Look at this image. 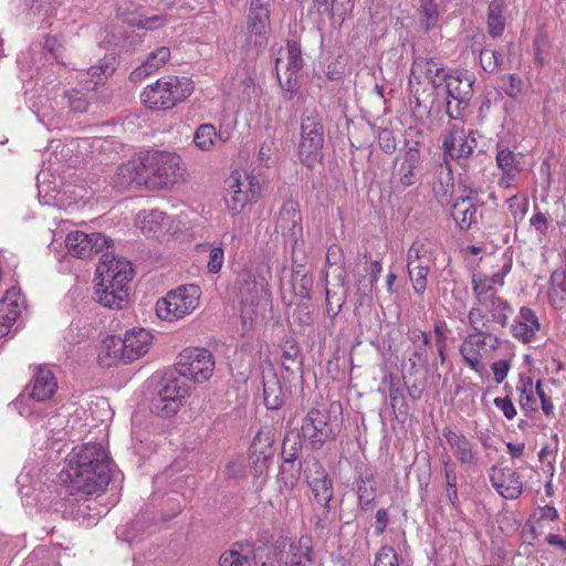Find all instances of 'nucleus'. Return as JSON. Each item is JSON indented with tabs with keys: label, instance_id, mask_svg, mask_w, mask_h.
<instances>
[{
	"label": "nucleus",
	"instance_id": "28",
	"mask_svg": "<svg viewBox=\"0 0 566 566\" xmlns=\"http://www.w3.org/2000/svg\"><path fill=\"white\" fill-rule=\"evenodd\" d=\"M454 189V178L450 165L446 161L444 165H439L433 174L432 191L437 201L441 206L451 203V198Z\"/></svg>",
	"mask_w": 566,
	"mask_h": 566
},
{
	"label": "nucleus",
	"instance_id": "35",
	"mask_svg": "<svg viewBox=\"0 0 566 566\" xmlns=\"http://www.w3.org/2000/svg\"><path fill=\"white\" fill-rule=\"evenodd\" d=\"M475 207L470 198H458L452 203L451 217L461 230H468L475 214Z\"/></svg>",
	"mask_w": 566,
	"mask_h": 566
},
{
	"label": "nucleus",
	"instance_id": "5",
	"mask_svg": "<svg viewBox=\"0 0 566 566\" xmlns=\"http://www.w3.org/2000/svg\"><path fill=\"white\" fill-rule=\"evenodd\" d=\"M151 334L144 329L126 332L125 337L112 336L104 342L106 355L129 364L145 355L151 343Z\"/></svg>",
	"mask_w": 566,
	"mask_h": 566
},
{
	"label": "nucleus",
	"instance_id": "59",
	"mask_svg": "<svg viewBox=\"0 0 566 566\" xmlns=\"http://www.w3.org/2000/svg\"><path fill=\"white\" fill-rule=\"evenodd\" d=\"M471 137L474 138L473 144L476 145V147H474V154L472 157L479 158L481 156H485L489 151L494 149L492 140L490 138H485L479 132H471Z\"/></svg>",
	"mask_w": 566,
	"mask_h": 566
},
{
	"label": "nucleus",
	"instance_id": "44",
	"mask_svg": "<svg viewBox=\"0 0 566 566\" xmlns=\"http://www.w3.org/2000/svg\"><path fill=\"white\" fill-rule=\"evenodd\" d=\"M413 67L422 72L428 77H440L444 72L442 62L433 57H420L417 56L413 60Z\"/></svg>",
	"mask_w": 566,
	"mask_h": 566
},
{
	"label": "nucleus",
	"instance_id": "52",
	"mask_svg": "<svg viewBox=\"0 0 566 566\" xmlns=\"http://www.w3.org/2000/svg\"><path fill=\"white\" fill-rule=\"evenodd\" d=\"M63 99L66 101L67 106L73 113H84L87 111L88 107V101L85 97V94L76 91L71 90L64 93Z\"/></svg>",
	"mask_w": 566,
	"mask_h": 566
},
{
	"label": "nucleus",
	"instance_id": "45",
	"mask_svg": "<svg viewBox=\"0 0 566 566\" xmlns=\"http://www.w3.org/2000/svg\"><path fill=\"white\" fill-rule=\"evenodd\" d=\"M116 70L115 57L113 55H106L99 60L98 64L91 66L87 71L92 80L95 78L94 83L97 85L102 83L103 78L112 75Z\"/></svg>",
	"mask_w": 566,
	"mask_h": 566
},
{
	"label": "nucleus",
	"instance_id": "55",
	"mask_svg": "<svg viewBox=\"0 0 566 566\" xmlns=\"http://www.w3.org/2000/svg\"><path fill=\"white\" fill-rule=\"evenodd\" d=\"M219 566H252L250 558L235 549H229L221 554Z\"/></svg>",
	"mask_w": 566,
	"mask_h": 566
},
{
	"label": "nucleus",
	"instance_id": "57",
	"mask_svg": "<svg viewBox=\"0 0 566 566\" xmlns=\"http://www.w3.org/2000/svg\"><path fill=\"white\" fill-rule=\"evenodd\" d=\"M223 474L227 480L238 481L245 476V467L242 459L230 460L224 468Z\"/></svg>",
	"mask_w": 566,
	"mask_h": 566
},
{
	"label": "nucleus",
	"instance_id": "63",
	"mask_svg": "<svg viewBox=\"0 0 566 566\" xmlns=\"http://www.w3.org/2000/svg\"><path fill=\"white\" fill-rule=\"evenodd\" d=\"M507 208L511 211L514 219L517 217H523L526 211V199L524 197H520L517 195H512L506 199Z\"/></svg>",
	"mask_w": 566,
	"mask_h": 566
},
{
	"label": "nucleus",
	"instance_id": "14",
	"mask_svg": "<svg viewBox=\"0 0 566 566\" xmlns=\"http://www.w3.org/2000/svg\"><path fill=\"white\" fill-rule=\"evenodd\" d=\"M275 232L284 238L286 244L304 245L302 216L297 201L289 199L282 205L275 219Z\"/></svg>",
	"mask_w": 566,
	"mask_h": 566
},
{
	"label": "nucleus",
	"instance_id": "43",
	"mask_svg": "<svg viewBox=\"0 0 566 566\" xmlns=\"http://www.w3.org/2000/svg\"><path fill=\"white\" fill-rule=\"evenodd\" d=\"M482 342L481 334L469 335L463 342L460 353L465 363L474 370L479 371V359L476 358V346Z\"/></svg>",
	"mask_w": 566,
	"mask_h": 566
},
{
	"label": "nucleus",
	"instance_id": "20",
	"mask_svg": "<svg viewBox=\"0 0 566 566\" xmlns=\"http://www.w3.org/2000/svg\"><path fill=\"white\" fill-rule=\"evenodd\" d=\"M473 143L474 138L471 137V132L465 135L462 129H451L443 137L444 154L457 160L472 157L474 147H476Z\"/></svg>",
	"mask_w": 566,
	"mask_h": 566
},
{
	"label": "nucleus",
	"instance_id": "7",
	"mask_svg": "<svg viewBox=\"0 0 566 566\" xmlns=\"http://www.w3.org/2000/svg\"><path fill=\"white\" fill-rule=\"evenodd\" d=\"M176 370L181 377L189 378L196 384H202L212 376L214 359L207 348H186L178 356Z\"/></svg>",
	"mask_w": 566,
	"mask_h": 566
},
{
	"label": "nucleus",
	"instance_id": "11",
	"mask_svg": "<svg viewBox=\"0 0 566 566\" xmlns=\"http://www.w3.org/2000/svg\"><path fill=\"white\" fill-rule=\"evenodd\" d=\"M271 14L248 9L241 49L259 53L269 43Z\"/></svg>",
	"mask_w": 566,
	"mask_h": 566
},
{
	"label": "nucleus",
	"instance_id": "58",
	"mask_svg": "<svg viewBox=\"0 0 566 566\" xmlns=\"http://www.w3.org/2000/svg\"><path fill=\"white\" fill-rule=\"evenodd\" d=\"M374 566H399L397 554L390 546H382L376 555Z\"/></svg>",
	"mask_w": 566,
	"mask_h": 566
},
{
	"label": "nucleus",
	"instance_id": "30",
	"mask_svg": "<svg viewBox=\"0 0 566 566\" xmlns=\"http://www.w3.org/2000/svg\"><path fill=\"white\" fill-rule=\"evenodd\" d=\"M15 289L8 290L0 300V338L7 336L20 315Z\"/></svg>",
	"mask_w": 566,
	"mask_h": 566
},
{
	"label": "nucleus",
	"instance_id": "2",
	"mask_svg": "<svg viewBox=\"0 0 566 566\" xmlns=\"http://www.w3.org/2000/svg\"><path fill=\"white\" fill-rule=\"evenodd\" d=\"M180 163L176 153L146 150L118 168L113 185L120 191L130 187L167 188L181 177Z\"/></svg>",
	"mask_w": 566,
	"mask_h": 566
},
{
	"label": "nucleus",
	"instance_id": "10",
	"mask_svg": "<svg viewBox=\"0 0 566 566\" xmlns=\"http://www.w3.org/2000/svg\"><path fill=\"white\" fill-rule=\"evenodd\" d=\"M275 432L271 427H264L255 434L249 449L250 467L255 476L268 472L275 454Z\"/></svg>",
	"mask_w": 566,
	"mask_h": 566
},
{
	"label": "nucleus",
	"instance_id": "22",
	"mask_svg": "<svg viewBox=\"0 0 566 566\" xmlns=\"http://www.w3.org/2000/svg\"><path fill=\"white\" fill-rule=\"evenodd\" d=\"M441 74V80L439 77H428L429 87H423L420 92L419 88H413L412 78L409 81L410 86V104L413 105V109L417 112L430 113L436 105V96L434 93H438L439 90H444V81L443 75Z\"/></svg>",
	"mask_w": 566,
	"mask_h": 566
},
{
	"label": "nucleus",
	"instance_id": "49",
	"mask_svg": "<svg viewBox=\"0 0 566 566\" xmlns=\"http://www.w3.org/2000/svg\"><path fill=\"white\" fill-rule=\"evenodd\" d=\"M551 42L544 32L537 33L533 41L534 61L537 65L543 66L547 63L548 50Z\"/></svg>",
	"mask_w": 566,
	"mask_h": 566
},
{
	"label": "nucleus",
	"instance_id": "12",
	"mask_svg": "<svg viewBox=\"0 0 566 566\" xmlns=\"http://www.w3.org/2000/svg\"><path fill=\"white\" fill-rule=\"evenodd\" d=\"M311 538L302 536L295 544L290 538L280 536L274 545L272 558L277 566H305L303 559L312 563Z\"/></svg>",
	"mask_w": 566,
	"mask_h": 566
},
{
	"label": "nucleus",
	"instance_id": "39",
	"mask_svg": "<svg viewBox=\"0 0 566 566\" xmlns=\"http://www.w3.org/2000/svg\"><path fill=\"white\" fill-rule=\"evenodd\" d=\"M291 280L294 294L303 300H311L313 276L305 269H298L292 271Z\"/></svg>",
	"mask_w": 566,
	"mask_h": 566
},
{
	"label": "nucleus",
	"instance_id": "26",
	"mask_svg": "<svg viewBox=\"0 0 566 566\" xmlns=\"http://www.w3.org/2000/svg\"><path fill=\"white\" fill-rule=\"evenodd\" d=\"M57 389V381L50 368L39 366L32 377L30 397L34 401L43 402L50 400Z\"/></svg>",
	"mask_w": 566,
	"mask_h": 566
},
{
	"label": "nucleus",
	"instance_id": "36",
	"mask_svg": "<svg viewBox=\"0 0 566 566\" xmlns=\"http://www.w3.org/2000/svg\"><path fill=\"white\" fill-rule=\"evenodd\" d=\"M76 503L75 516L94 518L107 514L108 503H99L98 497H73Z\"/></svg>",
	"mask_w": 566,
	"mask_h": 566
},
{
	"label": "nucleus",
	"instance_id": "8",
	"mask_svg": "<svg viewBox=\"0 0 566 566\" xmlns=\"http://www.w3.org/2000/svg\"><path fill=\"white\" fill-rule=\"evenodd\" d=\"M298 431L313 451L322 449L325 443L334 441L337 437L331 424L329 415L315 408L311 409L303 418Z\"/></svg>",
	"mask_w": 566,
	"mask_h": 566
},
{
	"label": "nucleus",
	"instance_id": "1",
	"mask_svg": "<svg viewBox=\"0 0 566 566\" xmlns=\"http://www.w3.org/2000/svg\"><path fill=\"white\" fill-rule=\"evenodd\" d=\"M113 465L102 443H85L73 449L66 467L57 474V482L65 486L67 495L75 492L99 495L113 482Z\"/></svg>",
	"mask_w": 566,
	"mask_h": 566
},
{
	"label": "nucleus",
	"instance_id": "27",
	"mask_svg": "<svg viewBox=\"0 0 566 566\" xmlns=\"http://www.w3.org/2000/svg\"><path fill=\"white\" fill-rule=\"evenodd\" d=\"M170 59V50L167 46L157 48L147 55V59L129 74V81L140 83L149 75L156 73Z\"/></svg>",
	"mask_w": 566,
	"mask_h": 566
},
{
	"label": "nucleus",
	"instance_id": "61",
	"mask_svg": "<svg viewBox=\"0 0 566 566\" xmlns=\"http://www.w3.org/2000/svg\"><path fill=\"white\" fill-rule=\"evenodd\" d=\"M166 18L160 14L147 17L145 19H134L130 24L140 29L156 30L166 23Z\"/></svg>",
	"mask_w": 566,
	"mask_h": 566
},
{
	"label": "nucleus",
	"instance_id": "51",
	"mask_svg": "<svg viewBox=\"0 0 566 566\" xmlns=\"http://www.w3.org/2000/svg\"><path fill=\"white\" fill-rule=\"evenodd\" d=\"M430 264L431 263L419 262L413 266V272L416 271L415 277L413 274L410 275L413 290L419 295H422L427 289V276L429 273Z\"/></svg>",
	"mask_w": 566,
	"mask_h": 566
},
{
	"label": "nucleus",
	"instance_id": "31",
	"mask_svg": "<svg viewBox=\"0 0 566 566\" xmlns=\"http://www.w3.org/2000/svg\"><path fill=\"white\" fill-rule=\"evenodd\" d=\"M473 290L480 304L486 306L491 317L494 318L495 306V274L491 276H482L481 274H473L472 277Z\"/></svg>",
	"mask_w": 566,
	"mask_h": 566
},
{
	"label": "nucleus",
	"instance_id": "25",
	"mask_svg": "<svg viewBox=\"0 0 566 566\" xmlns=\"http://www.w3.org/2000/svg\"><path fill=\"white\" fill-rule=\"evenodd\" d=\"M509 328L515 338L523 343H530L535 337V333L539 331L541 324L534 311L523 306L520 314L512 319Z\"/></svg>",
	"mask_w": 566,
	"mask_h": 566
},
{
	"label": "nucleus",
	"instance_id": "56",
	"mask_svg": "<svg viewBox=\"0 0 566 566\" xmlns=\"http://www.w3.org/2000/svg\"><path fill=\"white\" fill-rule=\"evenodd\" d=\"M166 218V213L159 210L149 211L143 220L142 231L143 232H153L154 234L157 232V228H159L160 222Z\"/></svg>",
	"mask_w": 566,
	"mask_h": 566
},
{
	"label": "nucleus",
	"instance_id": "50",
	"mask_svg": "<svg viewBox=\"0 0 566 566\" xmlns=\"http://www.w3.org/2000/svg\"><path fill=\"white\" fill-rule=\"evenodd\" d=\"M469 319L476 331L475 334H492L493 321L489 319L488 315L480 308H472L469 314Z\"/></svg>",
	"mask_w": 566,
	"mask_h": 566
},
{
	"label": "nucleus",
	"instance_id": "47",
	"mask_svg": "<svg viewBox=\"0 0 566 566\" xmlns=\"http://www.w3.org/2000/svg\"><path fill=\"white\" fill-rule=\"evenodd\" d=\"M201 248L209 252V260L207 263L208 272L213 274L220 272L224 261L223 248L221 245L210 243L202 244Z\"/></svg>",
	"mask_w": 566,
	"mask_h": 566
},
{
	"label": "nucleus",
	"instance_id": "13",
	"mask_svg": "<svg viewBox=\"0 0 566 566\" xmlns=\"http://www.w3.org/2000/svg\"><path fill=\"white\" fill-rule=\"evenodd\" d=\"M311 538L302 536L295 544L290 538L280 536L274 545L272 558L277 566H305L303 559L312 563Z\"/></svg>",
	"mask_w": 566,
	"mask_h": 566
},
{
	"label": "nucleus",
	"instance_id": "15",
	"mask_svg": "<svg viewBox=\"0 0 566 566\" xmlns=\"http://www.w3.org/2000/svg\"><path fill=\"white\" fill-rule=\"evenodd\" d=\"M133 268L129 261L117 258L108 249L102 254L96 266V276L99 282L113 284H129L133 279Z\"/></svg>",
	"mask_w": 566,
	"mask_h": 566
},
{
	"label": "nucleus",
	"instance_id": "60",
	"mask_svg": "<svg viewBox=\"0 0 566 566\" xmlns=\"http://www.w3.org/2000/svg\"><path fill=\"white\" fill-rule=\"evenodd\" d=\"M479 60L484 72L492 74L495 71V49L491 44L480 50Z\"/></svg>",
	"mask_w": 566,
	"mask_h": 566
},
{
	"label": "nucleus",
	"instance_id": "17",
	"mask_svg": "<svg viewBox=\"0 0 566 566\" xmlns=\"http://www.w3.org/2000/svg\"><path fill=\"white\" fill-rule=\"evenodd\" d=\"M298 465L314 495H333V479L315 455H306Z\"/></svg>",
	"mask_w": 566,
	"mask_h": 566
},
{
	"label": "nucleus",
	"instance_id": "48",
	"mask_svg": "<svg viewBox=\"0 0 566 566\" xmlns=\"http://www.w3.org/2000/svg\"><path fill=\"white\" fill-rule=\"evenodd\" d=\"M374 133L377 135L379 148L387 155H391L397 149V140L394 132L389 128L377 127L373 125Z\"/></svg>",
	"mask_w": 566,
	"mask_h": 566
},
{
	"label": "nucleus",
	"instance_id": "6",
	"mask_svg": "<svg viewBox=\"0 0 566 566\" xmlns=\"http://www.w3.org/2000/svg\"><path fill=\"white\" fill-rule=\"evenodd\" d=\"M324 126L317 115H308L301 123L297 155L303 165L314 168L323 160Z\"/></svg>",
	"mask_w": 566,
	"mask_h": 566
},
{
	"label": "nucleus",
	"instance_id": "29",
	"mask_svg": "<svg viewBox=\"0 0 566 566\" xmlns=\"http://www.w3.org/2000/svg\"><path fill=\"white\" fill-rule=\"evenodd\" d=\"M407 338L412 344V354L409 358L410 370L417 371V366L427 367L429 364L428 348L431 345L429 334L412 328L408 331Z\"/></svg>",
	"mask_w": 566,
	"mask_h": 566
},
{
	"label": "nucleus",
	"instance_id": "53",
	"mask_svg": "<svg viewBox=\"0 0 566 566\" xmlns=\"http://www.w3.org/2000/svg\"><path fill=\"white\" fill-rule=\"evenodd\" d=\"M419 166L401 163L397 171L399 184L403 188L413 186L419 180Z\"/></svg>",
	"mask_w": 566,
	"mask_h": 566
},
{
	"label": "nucleus",
	"instance_id": "4",
	"mask_svg": "<svg viewBox=\"0 0 566 566\" xmlns=\"http://www.w3.org/2000/svg\"><path fill=\"white\" fill-rule=\"evenodd\" d=\"M200 295L201 290L198 285H180L157 301L156 315L168 322L180 319L198 307Z\"/></svg>",
	"mask_w": 566,
	"mask_h": 566
},
{
	"label": "nucleus",
	"instance_id": "23",
	"mask_svg": "<svg viewBox=\"0 0 566 566\" xmlns=\"http://www.w3.org/2000/svg\"><path fill=\"white\" fill-rule=\"evenodd\" d=\"M444 88L450 99L470 101L473 94V77L468 71H454L443 75Z\"/></svg>",
	"mask_w": 566,
	"mask_h": 566
},
{
	"label": "nucleus",
	"instance_id": "3",
	"mask_svg": "<svg viewBox=\"0 0 566 566\" xmlns=\"http://www.w3.org/2000/svg\"><path fill=\"white\" fill-rule=\"evenodd\" d=\"M193 92L189 77L168 75L146 86L140 95L145 107L153 111H167L182 103Z\"/></svg>",
	"mask_w": 566,
	"mask_h": 566
},
{
	"label": "nucleus",
	"instance_id": "37",
	"mask_svg": "<svg viewBox=\"0 0 566 566\" xmlns=\"http://www.w3.org/2000/svg\"><path fill=\"white\" fill-rule=\"evenodd\" d=\"M420 25L426 33L439 29L440 11L436 0H420Z\"/></svg>",
	"mask_w": 566,
	"mask_h": 566
},
{
	"label": "nucleus",
	"instance_id": "40",
	"mask_svg": "<svg viewBox=\"0 0 566 566\" xmlns=\"http://www.w3.org/2000/svg\"><path fill=\"white\" fill-rule=\"evenodd\" d=\"M219 137L216 127L212 124H201L197 127L193 135V143L202 151H210Z\"/></svg>",
	"mask_w": 566,
	"mask_h": 566
},
{
	"label": "nucleus",
	"instance_id": "62",
	"mask_svg": "<svg viewBox=\"0 0 566 566\" xmlns=\"http://www.w3.org/2000/svg\"><path fill=\"white\" fill-rule=\"evenodd\" d=\"M423 146V133L419 129H409L406 132L405 149L419 151Z\"/></svg>",
	"mask_w": 566,
	"mask_h": 566
},
{
	"label": "nucleus",
	"instance_id": "9",
	"mask_svg": "<svg viewBox=\"0 0 566 566\" xmlns=\"http://www.w3.org/2000/svg\"><path fill=\"white\" fill-rule=\"evenodd\" d=\"M188 397V387L179 378H167L150 401V411L158 417L176 415Z\"/></svg>",
	"mask_w": 566,
	"mask_h": 566
},
{
	"label": "nucleus",
	"instance_id": "34",
	"mask_svg": "<svg viewBox=\"0 0 566 566\" xmlns=\"http://www.w3.org/2000/svg\"><path fill=\"white\" fill-rule=\"evenodd\" d=\"M303 442L304 438L298 430L290 429L286 431L281 449V457L284 463L292 465L295 463L300 458Z\"/></svg>",
	"mask_w": 566,
	"mask_h": 566
},
{
	"label": "nucleus",
	"instance_id": "33",
	"mask_svg": "<svg viewBox=\"0 0 566 566\" xmlns=\"http://www.w3.org/2000/svg\"><path fill=\"white\" fill-rule=\"evenodd\" d=\"M263 398L268 409L277 410L284 403V395L276 374L263 376Z\"/></svg>",
	"mask_w": 566,
	"mask_h": 566
},
{
	"label": "nucleus",
	"instance_id": "18",
	"mask_svg": "<svg viewBox=\"0 0 566 566\" xmlns=\"http://www.w3.org/2000/svg\"><path fill=\"white\" fill-rule=\"evenodd\" d=\"M260 196L259 181L247 177L244 181L233 178L230 190L226 197L229 211L239 214L249 201H255Z\"/></svg>",
	"mask_w": 566,
	"mask_h": 566
},
{
	"label": "nucleus",
	"instance_id": "64",
	"mask_svg": "<svg viewBox=\"0 0 566 566\" xmlns=\"http://www.w3.org/2000/svg\"><path fill=\"white\" fill-rule=\"evenodd\" d=\"M413 244L419 254V262L433 263L434 252L432 244L428 240H417Z\"/></svg>",
	"mask_w": 566,
	"mask_h": 566
},
{
	"label": "nucleus",
	"instance_id": "46",
	"mask_svg": "<svg viewBox=\"0 0 566 566\" xmlns=\"http://www.w3.org/2000/svg\"><path fill=\"white\" fill-rule=\"evenodd\" d=\"M286 72L297 73L303 67L301 45L294 40L286 43Z\"/></svg>",
	"mask_w": 566,
	"mask_h": 566
},
{
	"label": "nucleus",
	"instance_id": "21",
	"mask_svg": "<svg viewBox=\"0 0 566 566\" xmlns=\"http://www.w3.org/2000/svg\"><path fill=\"white\" fill-rule=\"evenodd\" d=\"M523 154H514L509 149L497 151V168L501 169L502 176L497 178V185L510 189L516 186L521 176V160Z\"/></svg>",
	"mask_w": 566,
	"mask_h": 566
},
{
	"label": "nucleus",
	"instance_id": "32",
	"mask_svg": "<svg viewBox=\"0 0 566 566\" xmlns=\"http://www.w3.org/2000/svg\"><path fill=\"white\" fill-rule=\"evenodd\" d=\"M548 291L549 304L557 310L566 306V260L563 268L556 269L551 275Z\"/></svg>",
	"mask_w": 566,
	"mask_h": 566
},
{
	"label": "nucleus",
	"instance_id": "38",
	"mask_svg": "<svg viewBox=\"0 0 566 566\" xmlns=\"http://www.w3.org/2000/svg\"><path fill=\"white\" fill-rule=\"evenodd\" d=\"M495 348V336L493 334L482 335V342L476 346V358L479 359V370L486 366L495 375V360L492 359L491 352Z\"/></svg>",
	"mask_w": 566,
	"mask_h": 566
},
{
	"label": "nucleus",
	"instance_id": "41",
	"mask_svg": "<svg viewBox=\"0 0 566 566\" xmlns=\"http://www.w3.org/2000/svg\"><path fill=\"white\" fill-rule=\"evenodd\" d=\"M557 517L558 514L555 507L545 505L534 511V513L527 521V526L530 527L531 532L534 534L535 537L537 536V532L542 533L541 530L544 527L545 522L555 521Z\"/></svg>",
	"mask_w": 566,
	"mask_h": 566
},
{
	"label": "nucleus",
	"instance_id": "19",
	"mask_svg": "<svg viewBox=\"0 0 566 566\" xmlns=\"http://www.w3.org/2000/svg\"><path fill=\"white\" fill-rule=\"evenodd\" d=\"M442 436L450 446L455 459L468 469L478 465V455L472 448L471 441L461 432L452 430L450 427H444Z\"/></svg>",
	"mask_w": 566,
	"mask_h": 566
},
{
	"label": "nucleus",
	"instance_id": "54",
	"mask_svg": "<svg viewBox=\"0 0 566 566\" xmlns=\"http://www.w3.org/2000/svg\"><path fill=\"white\" fill-rule=\"evenodd\" d=\"M352 491L356 492L358 495L376 492V481L373 473L367 470L364 473H360L353 482Z\"/></svg>",
	"mask_w": 566,
	"mask_h": 566
},
{
	"label": "nucleus",
	"instance_id": "42",
	"mask_svg": "<svg viewBox=\"0 0 566 566\" xmlns=\"http://www.w3.org/2000/svg\"><path fill=\"white\" fill-rule=\"evenodd\" d=\"M509 492L510 495H521L523 492L520 475L511 470L502 471L501 481H497V495H504Z\"/></svg>",
	"mask_w": 566,
	"mask_h": 566
},
{
	"label": "nucleus",
	"instance_id": "16",
	"mask_svg": "<svg viewBox=\"0 0 566 566\" xmlns=\"http://www.w3.org/2000/svg\"><path fill=\"white\" fill-rule=\"evenodd\" d=\"M111 243L112 240L99 232L74 231L70 232L65 240L70 254L78 259H86L94 253H101L104 249H108Z\"/></svg>",
	"mask_w": 566,
	"mask_h": 566
},
{
	"label": "nucleus",
	"instance_id": "24",
	"mask_svg": "<svg viewBox=\"0 0 566 566\" xmlns=\"http://www.w3.org/2000/svg\"><path fill=\"white\" fill-rule=\"evenodd\" d=\"M128 285L98 282L95 287L94 300L111 310L123 308L128 300Z\"/></svg>",
	"mask_w": 566,
	"mask_h": 566
}]
</instances>
